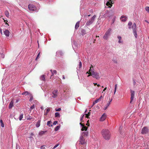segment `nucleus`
<instances>
[{"instance_id": "18", "label": "nucleus", "mask_w": 149, "mask_h": 149, "mask_svg": "<svg viewBox=\"0 0 149 149\" xmlns=\"http://www.w3.org/2000/svg\"><path fill=\"white\" fill-rule=\"evenodd\" d=\"M41 121V119H40L38 121L37 123L36 124V127H38L40 126V123Z\"/></svg>"}, {"instance_id": "64", "label": "nucleus", "mask_w": 149, "mask_h": 149, "mask_svg": "<svg viewBox=\"0 0 149 149\" xmlns=\"http://www.w3.org/2000/svg\"><path fill=\"white\" fill-rule=\"evenodd\" d=\"M31 135H33V134L32 133Z\"/></svg>"}, {"instance_id": "3", "label": "nucleus", "mask_w": 149, "mask_h": 149, "mask_svg": "<svg viewBox=\"0 0 149 149\" xmlns=\"http://www.w3.org/2000/svg\"><path fill=\"white\" fill-rule=\"evenodd\" d=\"M132 28L133 29V32L134 36L136 38L137 36V33L136 32V25L135 23H134L132 26Z\"/></svg>"}, {"instance_id": "42", "label": "nucleus", "mask_w": 149, "mask_h": 149, "mask_svg": "<svg viewBox=\"0 0 149 149\" xmlns=\"http://www.w3.org/2000/svg\"><path fill=\"white\" fill-rule=\"evenodd\" d=\"M59 145V143H57L56 144V145L54 146V147L52 149H54L55 148H56Z\"/></svg>"}, {"instance_id": "27", "label": "nucleus", "mask_w": 149, "mask_h": 149, "mask_svg": "<svg viewBox=\"0 0 149 149\" xmlns=\"http://www.w3.org/2000/svg\"><path fill=\"white\" fill-rule=\"evenodd\" d=\"M30 93H29V92L28 91H25L22 94V95H27L28 94H30Z\"/></svg>"}, {"instance_id": "56", "label": "nucleus", "mask_w": 149, "mask_h": 149, "mask_svg": "<svg viewBox=\"0 0 149 149\" xmlns=\"http://www.w3.org/2000/svg\"><path fill=\"white\" fill-rule=\"evenodd\" d=\"M145 21L146 22V23H148V24H149V22L147 21V20H145Z\"/></svg>"}, {"instance_id": "44", "label": "nucleus", "mask_w": 149, "mask_h": 149, "mask_svg": "<svg viewBox=\"0 0 149 149\" xmlns=\"http://www.w3.org/2000/svg\"><path fill=\"white\" fill-rule=\"evenodd\" d=\"M61 110V108H59L58 109H55V110L56 111H60Z\"/></svg>"}, {"instance_id": "48", "label": "nucleus", "mask_w": 149, "mask_h": 149, "mask_svg": "<svg viewBox=\"0 0 149 149\" xmlns=\"http://www.w3.org/2000/svg\"><path fill=\"white\" fill-rule=\"evenodd\" d=\"M132 25V23L131 22H129L128 24V25L129 26H131Z\"/></svg>"}, {"instance_id": "63", "label": "nucleus", "mask_w": 149, "mask_h": 149, "mask_svg": "<svg viewBox=\"0 0 149 149\" xmlns=\"http://www.w3.org/2000/svg\"><path fill=\"white\" fill-rule=\"evenodd\" d=\"M96 37H99V36H96Z\"/></svg>"}, {"instance_id": "21", "label": "nucleus", "mask_w": 149, "mask_h": 149, "mask_svg": "<svg viewBox=\"0 0 149 149\" xmlns=\"http://www.w3.org/2000/svg\"><path fill=\"white\" fill-rule=\"evenodd\" d=\"M79 22H77L75 25V29H77L78 28L79 26Z\"/></svg>"}, {"instance_id": "50", "label": "nucleus", "mask_w": 149, "mask_h": 149, "mask_svg": "<svg viewBox=\"0 0 149 149\" xmlns=\"http://www.w3.org/2000/svg\"><path fill=\"white\" fill-rule=\"evenodd\" d=\"M45 148L43 146H41L40 147L41 149H44Z\"/></svg>"}, {"instance_id": "26", "label": "nucleus", "mask_w": 149, "mask_h": 149, "mask_svg": "<svg viewBox=\"0 0 149 149\" xmlns=\"http://www.w3.org/2000/svg\"><path fill=\"white\" fill-rule=\"evenodd\" d=\"M118 38L119 39V41H118L119 43H122V42L121 41V39H122V38H121V36H118Z\"/></svg>"}, {"instance_id": "13", "label": "nucleus", "mask_w": 149, "mask_h": 149, "mask_svg": "<svg viewBox=\"0 0 149 149\" xmlns=\"http://www.w3.org/2000/svg\"><path fill=\"white\" fill-rule=\"evenodd\" d=\"M106 115L105 113H104L102 115L100 118V120L101 121H103L106 119Z\"/></svg>"}, {"instance_id": "33", "label": "nucleus", "mask_w": 149, "mask_h": 149, "mask_svg": "<svg viewBox=\"0 0 149 149\" xmlns=\"http://www.w3.org/2000/svg\"><path fill=\"white\" fill-rule=\"evenodd\" d=\"M23 117V114L22 113L20 114L19 117V120H21L22 119Z\"/></svg>"}, {"instance_id": "23", "label": "nucleus", "mask_w": 149, "mask_h": 149, "mask_svg": "<svg viewBox=\"0 0 149 149\" xmlns=\"http://www.w3.org/2000/svg\"><path fill=\"white\" fill-rule=\"evenodd\" d=\"M52 121H50V120H49V121H47V125H48L49 127L52 126Z\"/></svg>"}, {"instance_id": "36", "label": "nucleus", "mask_w": 149, "mask_h": 149, "mask_svg": "<svg viewBox=\"0 0 149 149\" xmlns=\"http://www.w3.org/2000/svg\"><path fill=\"white\" fill-rule=\"evenodd\" d=\"M83 134L85 136H87L88 134V132H83Z\"/></svg>"}, {"instance_id": "16", "label": "nucleus", "mask_w": 149, "mask_h": 149, "mask_svg": "<svg viewBox=\"0 0 149 149\" xmlns=\"http://www.w3.org/2000/svg\"><path fill=\"white\" fill-rule=\"evenodd\" d=\"M50 71V72H52V75L51 76V77L52 76H54V74L56 75L57 74V72L56 70H51ZM50 78H51V77Z\"/></svg>"}, {"instance_id": "17", "label": "nucleus", "mask_w": 149, "mask_h": 149, "mask_svg": "<svg viewBox=\"0 0 149 149\" xmlns=\"http://www.w3.org/2000/svg\"><path fill=\"white\" fill-rule=\"evenodd\" d=\"M120 19L123 22H125L127 20V17L124 15L122 16Z\"/></svg>"}, {"instance_id": "58", "label": "nucleus", "mask_w": 149, "mask_h": 149, "mask_svg": "<svg viewBox=\"0 0 149 149\" xmlns=\"http://www.w3.org/2000/svg\"><path fill=\"white\" fill-rule=\"evenodd\" d=\"M95 104H96V103H95V102H93V105H92V106H93V105H94Z\"/></svg>"}, {"instance_id": "7", "label": "nucleus", "mask_w": 149, "mask_h": 149, "mask_svg": "<svg viewBox=\"0 0 149 149\" xmlns=\"http://www.w3.org/2000/svg\"><path fill=\"white\" fill-rule=\"evenodd\" d=\"M28 8L29 10L32 11H34L36 10V7L32 4H29L28 6Z\"/></svg>"}, {"instance_id": "14", "label": "nucleus", "mask_w": 149, "mask_h": 149, "mask_svg": "<svg viewBox=\"0 0 149 149\" xmlns=\"http://www.w3.org/2000/svg\"><path fill=\"white\" fill-rule=\"evenodd\" d=\"M4 34L6 36H9L10 31L7 30H5L4 31Z\"/></svg>"}, {"instance_id": "41", "label": "nucleus", "mask_w": 149, "mask_h": 149, "mask_svg": "<svg viewBox=\"0 0 149 149\" xmlns=\"http://www.w3.org/2000/svg\"><path fill=\"white\" fill-rule=\"evenodd\" d=\"M30 98L29 99V101L31 102L33 100V96L31 94H30Z\"/></svg>"}, {"instance_id": "34", "label": "nucleus", "mask_w": 149, "mask_h": 149, "mask_svg": "<svg viewBox=\"0 0 149 149\" xmlns=\"http://www.w3.org/2000/svg\"><path fill=\"white\" fill-rule=\"evenodd\" d=\"M40 54V52H39V53L38 54L37 56V57H36V59H35L36 61H37L38 59L39 58Z\"/></svg>"}, {"instance_id": "10", "label": "nucleus", "mask_w": 149, "mask_h": 149, "mask_svg": "<svg viewBox=\"0 0 149 149\" xmlns=\"http://www.w3.org/2000/svg\"><path fill=\"white\" fill-rule=\"evenodd\" d=\"M134 91L131 90V98H130L131 100L130 101V103L131 104H132V101L134 99Z\"/></svg>"}, {"instance_id": "15", "label": "nucleus", "mask_w": 149, "mask_h": 149, "mask_svg": "<svg viewBox=\"0 0 149 149\" xmlns=\"http://www.w3.org/2000/svg\"><path fill=\"white\" fill-rule=\"evenodd\" d=\"M45 75L43 74L40 77V79L44 81H46L45 79Z\"/></svg>"}, {"instance_id": "31", "label": "nucleus", "mask_w": 149, "mask_h": 149, "mask_svg": "<svg viewBox=\"0 0 149 149\" xmlns=\"http://www.w3.org/2000/svg\"><path fill=\"white\" fill-rule=\"evenodd\" d=\"M60 127V126H58L57 127H55L54 130L55 131H57V130H58Z\"/></svg>"}, {"instance_id": "24", "label": "nucleus", "mask_w": 149, "mask_h": 149, "mask_svg": "<svg viewBox=\"0 0 149 149\" xmlns=\"http://www.w3.org/2000/svg\"><path fill=\"white\" fill-rule=\"evenodd\" d=\"M5 15L6 16V17H9V13L8 11H5Z\"/></svg>"}, {"instance_id": "55", "label": "nucleus", "mask_w": 149, "mask_h": 149, "mask_svg": "<svg viewBox=\"0 0 149 149\" xmlns=\"http://www.w3.org/2000/svg\"><path fill=\"white\" fill-rule=\"evenodd\" d=\"M62 77H63L62 78L63 79H65V77L64 76V75L62 76Z\"/></svg>"}, {"instance_id": "9", "label": "nucleus", "mask_w": 149, "mask_h": 149, "mask_svg": "<svg viewBox=\"0 0 149 149\" xmlns=\"http://www.w3.org/2000/svg\"><path fill=\"white\" fill-rule=\"evenodd\" d=\"M114 2L112 0H109V1H108L106 4L107 6H109V7L111 8L112 6V4H113Z\"/></svg>"}, {"instance_id": "61", "label": "nucleus", "mask_w": 149, "mask_h": 149, "mask_svg": "<svg viewBox=\"0 0 149 149\" xmlns=\"http://www.w3.org/2000/svg\"><path fill=\"white\" fill-rule=\"evenodd\" d=\"M91 16V15H88V17H89V16Z\"/></svg>"}, {"instance_id": "57", "label": "nucleus", "mask_w": 149, "mask_h": 149, "mask_svg": "<svg viewBox=\"0 0 149 149\" xmlns=\"http://www.w3.org/2000/svg\"><path fill=\"white\" fill-rule=\"evenodd\" d=\"M94 85L95 86L96 85H97V83H94Z\"/></svg>"}, {"instance_id": "30", "label": "nucleus", "mask_w": 149, "mask_h": 149, "mask_svg": "<svg viewBox=\"0 0 149 149\" xmlns=\"http://www.w3.org/2000/svg\"><path fill=\"white\" fill-rule=\"evenodd\" d=\"M90 114H91V112H88V113L86 114V115H85L86 118H89V116L90 115Z\"/></svg>"}, {"instance_id": "60", "label": "nucleus", "mask_w": 149, "mask_h": 149, "mask_svg": "<svg viewBox=\"0 0 149 149\" xmlns=\"http://www.w3.org/2000/svg\"><path fill=\"white\" fill-rule=\"evenodd\" d=\"M97 86L98 87H99V86H100V85H99V84H97Z\"/></svg>"}, {"instance_id": "38", "label": "nucleus", "mask_w": 149, "mask_h": 149, "mask_svg": "<svg viewBox=\"0 0 149 149\" xmlns=\"http://www.w3.org/2000/svg\"><path fill=\"white\" fill-rule=\"evenodd\" d=\"M117 87V85L116 84L115 85V88H114V94H115L116 93V88Z\"/></svg>"}, {"instance_id": "62", "label": "nucleus", "mask_w": 149, "mask_h": 149, "mask_svg": "<svg viewBox=\"0 0 149 149\" xmlns=\"http://www.w3.org/2000/svg\"><path fill=\"white\" fill-rule=\"evenodd\" d=\"M129 28L130 29L131 28V27L130 26H129Z\"/></svg>"}, {"instance_id": "43", "label": "nucleus", "mask_w": 149, "mask_h": 149, "mask_svg": "<svg viewBox=\"0 0 149 149\" xmlns=\"http://www.w3.org/2000/svg\"><path fill=\"white\" fill-rule=\"evenodd\" d=\"M84 116V115H82L81 117L80 118V120H81V123L83 121V120Z\"/></svg>"}, {"instance_id": "5", "label": "nucleus", "mask_w": 149, "mask_h": 149, "mask_svg": "<svg viewBox=\"0 0 149 149\" xmlns=\"http://www.w3.org/2000/svg\"><path fill=\"white\" fill-rule=\"evenodd\" d=\"M96 17V16L94 15L93 17H92L91 19H90L89 21L86 22V25H89L91 24L93 22Z\"/></svg>"}, {"instance_id": "28", "label": "nucleus", "mask_w": 149, "mask_h": 149, "mask_svg": "<svg viewBox=\"0 0 149 149\" xmlns=\"http://www.w3.org/2000/svg\"><path fill=\"white\" fill-rule=\"evenodd\" d=\"M93 67L91 65V66L90 67V69L89 70V72H87V73H88H88H90V72H93V70L92 69H91V68H93Z\"/></svg>"}, {"instance_id": "35", "label": "nucleus", "mask_w": 149, "mask_h": 149, "mask_svg": "<svg viewBox=\"0 0 149 149\" xmlns=\"http://www.w3.org/2000/svg\"><path fill=\"white\" fill-rule=\"evenodd\" d=\"M145 9L146 11H147V12L149 13V7L146 6L145 7Z\"/></svg>"}, {"instance_id": "11", "label": "nucleus", "mask_w": 149, "mask_h": 149, "mask_svg": "<svg viewBox=\"0 0 149 149\" xmlns=\"http://www.w3.org/2000/svg\"><path fill=\"white\" fill-rule=\"evenodd\" d=\"M58 91L57 90H55L52 92V94L53 95L52 97L53 98H56L58 96Z\"/></svg>"}, {"instance_id": "49", "label": "nucleus", "mask_w": 149, "mask_h": 149, "mask_svg": "<svg viewBox=\"0 0 149 149\" xmlns=\"http://www.w3.org/2000/svg\"><path fill=\"white\" fill-rule=\"evenodd\" d=\"M103 98V96H100V98H99L98 99L100 101H101V99Z\"/></svg>"}, {"instance_id": "59", "label": "nucleus", "mask_w": 149, "mask_h": 149, "mask_svg": "<svg viewBox=\"0 0 149 149\" xmlns=\"http://www.w3.org/2000/svg\"><path fill=\"white\" fill-rule=\"evenodd\" d=\"M40 108H41V109H42V110H43V107H40Z\"/></svg>"}, {"instance_id": "46", "label": "nucleus", "mask_w": 149, "mask_h": 149, "mask_svg": "<svg viewBox=\"0 0 149 149\" xmlns=\"http://www.w3.org/2000/svg\"><path fill=\"white\" fill-rule=\"evenodd\" d=\"M100 101L99 100L97 99V100H96L94 102L95 103H97V102H98L99 101Z\"/></svg>"}, {"instance_id": "12", "label": "nucleus", "mask_w": 149, "mask_h": 149, "mask_svg": "<svg viewBox=\"0 0 149 149\" xmlns=\"http://www.w3.org/2000/svg\"><path fill=\"white\" fill-rule=\"evenodd\" d=\"M80 124L81 125V126L82 127V128L81 129V130L82 131L84 130L86 131L87 129H88V127L85 126L84 124L80 123Z\"/></svg>"}, {"instance_id": "4", "label": "nucleus", "mask_w": 149, "mask_h": 149, "mask_svg": "<svg viewBox=\"0 0 149 149\" xmlns=\"http://www.w3.org/2000/svg\"><path fill=\"white\" fill-rule=\"evenodd\" d=\"M111 31V29L110 28L108 30L106 33H105L104 36H103V38L104 39L107 40V39L108 36H109L110 35Z\"/></svg>"}, {"instance_id": "1", "label": "nucleus", "mask_w": 149, "mask_h": 149, "mask_svg": "<svg viewBox=\"0 0 149 149\" xmlns=\"http://www.w3.org/2000/svg\"><path fill=\"white\" fill-rule=\"evenodd\" d=\"M101 134L103 137L106 140H109L110 137V133L109 131L106 129H104L101 131Z\"/></svg>"}, {"instance_id": "19", "label": "nucleus", "mask_w": 149, "mask_h": 149, "mask_svg": "<svg viewBox=\"0 0 149 149\" xmlns=\"http://www.w3.org/2000/svg\"><path fill=\"white\" fill-rule=\"evenodd\" d=\"M112 99H111L110 100L109 102H108L107 103V105H106V107H105L104 109V110H106L107 109V108L109 107L110 105V104L111 102H112Z\"/></svg>"}, {"instance_id": "37", "label": "nucleus", "mask_w": 149, "mask_h": 149, "mask_svg": "<svg viewBox=\"0 0 149 149\" xmlns=\"http://www.w3.org/2000/svg\"><path fill=\"white\" fill-rule=\"evenodd\" d=\"M82 63H81V61H80L79 62V69H80L81 67H82Z\"/></svg>"}, {"instance_id": "54", "label": "nucleus", "mask_w": 149, "mask_h": 149, "mask_svg": "<svg viewBox=\"0 0 149 149\" xmlns=\"http://www.w3.org/2000/svg\"><path fill=\"white\" fill-rule=\"evenodd\" d=\"M0 33H1V35H2V30H1V29H0Z\"/></svg>"}, {"instance_id": "8", "label": "nucleus", "mask_w": 149, "mask_h": 149, "mask_svg": "<svg viewBox=\"0 0 149 149\" xmlns=\"http://www.w3.org/2000/svg\"><path fill=\"white\" fill-rule=\"evenodd\" d=\"M148 132V129L147 127H144L142 129L141 133L142 134H146Z\"/></svg>"}, {"instance_id": "40", "label": "nucleus", "mask_w": 149, "mask_h": 149, "mask_svg": "<svg viewBox=\"0 0 149 149\" xmlns=\"http://www.w3.org/2000/svg\"><path fill=\"white\" fill-rule=\"evenodd\" d=\"M35 107V106L34 104L32 105L30 107V111H31V110L34 109Z\"/></svg>"}, {"instance_id": "32", "label": "nucleus", "mask_w": 149, "mask_h": 149, "mask_svg": "<svg viewBox=\"0 0 149 149\" xmlns=\"http://www.w3.org/2000/svg\"><path fill=\"white\" fill-rule=\"evenodd\" d=\"M55 116L56 117H58L60 116L59 113L58 112H56L55 113Z\"/></svg>"}, {"instance_id": "45", "label": "nucleus", "mask_w": 149, "mask_h": 149, "mask_svg": "<svg viewBox=\"0 0 149 149\" xmlns=\"http://www.w3.org/2000/svg\"><path fill=\"white\" fill-rule=\"evenodd\" d=\"M58 121H55L53 123V125H56L58 123Z\"/></svg>"}, {"instance_id": "47", "label": "nucleus", "mask_w": 149, "mask_h": 149, "mask_svg": "<svg viewBox=\"0 0 149 149\" xmlns=\"http://www.w3.org/2000/svg\"><path fill=\"white\" fill-rule=\"evenodd\" d=\"M87 123L86 124V125L88 126H89V125H90V124L89 123V120H88L87 121Z\"/></svg>"}, {"instance_id": "53", "label": "nucleus", "mask_w": 149, "mask_h": 149, "mask_svg": "<svg viewBox=\"0 0 149 149\" xmlns=\"http://www.w3.org/2000/svg\"><path fill=\"white\" fill-rule=\"evenodd\" d=\"M107 89V87L105 88H104L103 92H102V93H103V91H106Z\"/></svg>"}, {"instance_id": "22", "label": "nucleus", "mask_w": 149, "mask_h": 149, "mask_svg": "<svg viewBox=\"0 0 149 149\" xmlns=\"http://www.w3.org/2000/svg\"><path fill=\"white\" fill-rule=\"evenodd\" d=\"M47 132V131H41L40 132L39 135L40 136H42L45 133Z\"/></svg>"}, {"instance_id": "29", "label": "nucleus", "mask_w": 149, "mask_h": 149, "mask_svg": "<svg viewBox=\"0 0 149 149\" xmlns=\"http://www.w3.org/2000/svg\"><path fill=\"white\" fill-rule=\"evenodd\" d=\"M81 33L82 35L85 34L86 33V31L84 29H82L81 31Z\"/></svg>"}, {"instance_id": "51", "label": "nucleus", "mask_w": 149, "mask_h": 149, "mask_svg": "<svg viewBox=\"0 0 149 149\" xmlns=\"http://www.w3.org/2000/svg\"><path fill=\"white\" fill-rule=\"evenodd\" d=\"M4 22L5 23H6V24H7L8 25V24L7 23V22H8L7 20H4Z\"/></svg>"}, {"instance_id": "2", "label": "nucleus", "mask_w": 149, "mask_h": 149, "mask_svg": "<svg viewBox=\"0 0 149 149\" xmlns=\"http://www.w3.org/2000/svg\"><path fill=\"white\" fill-rule=\"evenodd\" d=\"M88 74L89 75H88V77H89L90 76H92V77L95 78L96 79H98L100 78L99 73L97 72H93L92 73L91 72L88 73Z\"/></svg>"}, {"instance_id": "6", "label": "nucleus", "mask_w": 149, "mask_h": 149, "mask_svg": "<svg viewBox=\"0 0 149 149\" xmlns=\"http://www.w3.org/2000/svg\"><path fill=\"white\" fill-rule=\"evenodd\" d=\"M79 142V145H83L86 143V142L85 141V139L82 136H81L80 137Z\"/></svg>"}, {"instance_id": "20", "label": "nucleus", "mask_w": 149, "mask_h": 149, "mask_svg": "<svg viewBox=\"0 0 149 149\" xmlns=\"http://www.w3.org/2000/svg\"><path fill=\"white\" fill-rule=\"evenodd\" d=\"M13 101L12 100L10 101L9 105V109H11V108L13 107Z\"/></svg>"}, {"instance_id": "39", "label": "nucleus", "mask_w": 149, "mask_h": 149, "mask_svg": "<svg viewBox=\"0 0 149 149\" xmlns=\"http://www.w3.org/2000/svg\"><path fill=\"white\" fill-rule=\"evenodd\" d=\"M0 123L1 124V126L2 127H4V125L3 123V121L2 120H0Z\"/></svg>"}, {"instance_id": "25", "label": "nucleus", "mask_w": 149, "mask_h": 149, "mask_svg": "<svg viewBox=\"0 0 149 149\" xmlns=\"http://www.w3.org/2000/svg\"><path fill=\"white\" fill-rule=\"evenodd\" d=\"M50 110V109L49 108H47V109H46V111H45V112H44V115H47V113L48 112H49V111Z\"/></svg>"}, {"instance_id": "52", "label": "nucleus", "mask_w": 149, "mask_h": 149, "mask_svg": "<svg viewBox=\"0 0 149 149\" xmlns=\"http://www.w3.org/2000/svg\"><path fill=\"white\" fill-rule=\"evenodd\" d=\"M136 82L134 80H133V84L134 85H135L136 84Z\"/></svg>"}]
</instances>
